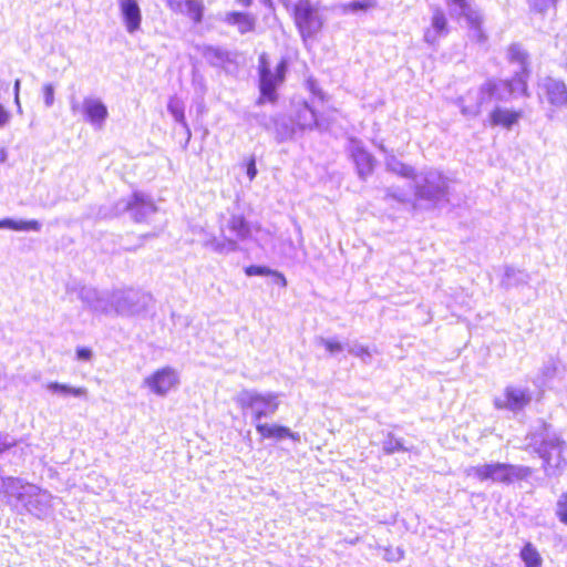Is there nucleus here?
Listing matches in <instances>:
<instances>
[{"instance_id":"nucleus-1","label":"nucleus","mask_w":567,"mask_h":567,"mask_svg":"<svg viewBox=\"0 0 567 567\" xmlns=\"http://www.w3.org/2000/svg\"><path fill=\"white\" fill-rule=\"evenodd\" d=\"M78 298L93 313L134 318L145 313L153 303V296L134 288H113L100 290L82 286Z\"/></svg>"},{"instance_id":"nucleus-2","label":"nucleus","mask_w":567,"mask_h":567,"mask_svg":"<svg viewBox=\"0 0 567 567\" xmlns=\"http://www.w3.org/2000/svg\"><path fill=\"white\" fill-rule=\"evenodd\" d=\"M506 58L509 63L518 64L519 69L511 78L488 76L478 86V104L473 109H464V113H482L483 105L495 100L507 102L516 93L529 96L528 79L532 74L529 53L518 42L508 45Z\"/></svg>"},{"instance_id":"nucleus-3","label":"nucleus","mask_w":567,"mask_h":567,"mask_svg":"<svg viewBox=\"0 0 567 567\" xmlns=\"http://www.w3.org/2000/svg\"><path fill=\"white\" fill-rule=\"evenodd\" d=\"M226 228L235 238L226 236L221 228V238H218L215 234H207L203 247L223 256L237 252L241 249L239 243L251 240L254 231L260 230V225L249 221L244 214L234 213L227 219Z\"/></svg>"},{"instance_id":"nucleus-4","label":"nucleus","mask_w":567,"mask_h":567,"mask_svg":"<svg viewBox=\"0 0 567 567\" xmlns=\"http://www.w3.org/2000/svg\"><path fill=\"white\" fill-rule=\"evenodd\" d=\"M280 392L259 391L257 389H243L236 395V404L244 415L250 416V423L255 426L265 419L276 415L281 404Z\"/></svg>"},{"instance_id":"nucleus-5","label":"nucleus","mask_w":567,"mask_h":567,"mask_svg":"<svg viewBox=\"0 0 567 567\" xmlns=\"http://www.w3.org/2000/svg\"><path fill=\"white\" fill-rule=\"evenodd\" d=\"M467 476H473L480 482L491 481L504 485L527 481L534 473V468L523 464L491 461L484 464L470 466L465 471Z\"/></svg>"},{"instance_id":"nucleus-6","label":"nucleus","mask_w":567,"mask_h":567,"mask_svg":"<svg viewBox=\"0 0 567 567\" xmlns=\"http://www.w3.org/2000/svg\"><path fill=\"white\" fill-rule=\"evenodd\" d=\"M289 10L305 44L309 40L316 39L322 31L326 24V18L321 13V4L319 1L297 0L291 4Z\"/></svg>"},{"instance_id":"nucleus-7","label":"nucleus","mask_w":567,"mask_h":567,"mask_svg":"<svg viewBox=\"0 0 567 567\" xmlns=\"http://www.w3.org/2000/svg\"><path fill=\"white\" fill-rule=\"evenodd\" d=\"M450 178L443 172L431 168L422 173L420 179L414 181V198L429 203L431 207L450 203Z\"/></svg>"},{"instance_id":"nucleus-8","label":"nucleus","mask_w":567,"mask_h":567,"mask_svg":"<svg viewBox=\"0 0 567 567\" xmlns=\"http://www.w3.org/2000/svg\"><path fill=\"white\" fill-rule=\"evenodd\" d=\"M289 68V59L281 56L274 66V72L257 76L258 96L255 101L256 106L276 105L279 102V92L286 83Z\"/></svg>"},{"instance_id":"nucleus-9","label":"nucleus","mask_w":567,"mask_h":567,"mask_svg":"<svg viewBox=\"0 0 567 567\" xmlns=\"http://www.w3.org/2000/svg\"><path fill=\"white\" fill-rule=\"evenodd\" d=\"M527 447L536 455L544 454L564 443L563 433L551 423L539 417L532 422L526 433Z\"/></svg>"},{"instance_id":"nucleus-10","label":"nucleus","mask_w":567,"mask_h":567,"mask_svg":"<svg viewBox=\"0 0 567 567\" xmlns=\"http://www.w3.org/2000/svg\"><path fill=\"white\" fill-rule=\"evenodd\" d=\"M344 150L349 161L354 166L358 179L367 182L374 174L378 165L377 157L357 136H348Z\"/></svg>"},{"instance_id":"nucleus-11","label":"nucleus","mask_w":567,"mask_h":567,"mask_svg":"<svg viewBox=\"0 0 567 567\" xmlns=\"http://www.w3.org/2000/svg\"><path fill=\"white\" fill-rule=\"evenodd\" d=\"M533 395L529 386L508 384L504 388L503 396L494 398L493 406L498 411L518 414L532 403Z\"/></svg>"},{"instance_id":"nucleus-12","label":"nucleus","mask_w":567,"mask_h":567,"mask_svg":"<svg viewBox=\"0 0 567 567\" xmlns=\"http://www.w3.org/2000/svg\"><path fill=\"white\" fill-rule=\"evenodd\" d=\"M291 116L297 131L301 133L313 130L323 132L331 126V122L307 101L298 103Z\"/></svg>"},{"instance_id":"nucleus-13","label":"nucleus","mask_w":567,"mask_h":567,"mask_svg":"<svg viewBox=\"0 0 567 567\" xmlns=\"http://www.w3.org/2000/svg\"><path fill=\"white\" fill-rule=\"evenodd\" d=\"M79 109L81 110L84 121L95 130H102L104 127L109 117V109L100 97L85 96L81 106L75 99H72L71 110L76 112Z\"/></svg>"},{"instance_id":"nucleus-14","label":"nucleus","mask_w":567,"mask_h":567,"mask_svg":"<svg viewBox=\"0 0 567 567\" xmlns=\"http://www.w3.org/2000/svg\"><path fill=\"white\" fill-rule=\"evenodd\" d=\"M143 384L155 395L166 396L173 388L179 384V375L176 369L165 365L146 377Z\"/></svg>"},{"instance_id":"nucleus-15","label":"nucleus","mask_w":567,"mask_h":567,"mask_svg":"<svg viewBox=\"0 0 567 567\" xmlns=\"http://www.w3.org/2000/svg\"><path fill=\"white\" fill-rule=\"evenodd\" d=\"M157 210L158 207L151 195L141 190L130 194L128 216L135 224L147 223L148 217L156 214Z\"/></svg>"},{"instance_id":"nucleus-16","label":"nucleus","mask_w":567,"mask_h":567,"mask_svg":"<svg viewBox=\"0 0 567 567\" xmlns=\"http://www.w3.org/2000/svg\"><path fill=\"white\" fill-rule=\"evenodd\" d=\"M537 456L542 460L545 476L559 478L567 470V442Z\"/></svg>"},{"instance_id":"nucleus-17","label":"nucleus","mask_w":567,"mask_h":567,"mask_svg":"<svg viewBox=\"0 0 567 567\" xmlns=\"http://www.w3.org/2000/svg\"><path fill=\"white\" fill-rule=\"evenodd\" d=\"M523 117L524 111L522 109L507 107L501 104H496L487 114L485 124L492 128L501 127L506 131H512L519 124Z\"/></svg>"},{"instance_id":"nucleus-18","label":"nucleus","mask_w":567,"mask_h":567,"mask_svg":"<svg viewBox=\"0 0 567 567\" xmlns=\"http://www.w3.org/2000/svg\"><path fill=\"white\" fill-rule=\"evenodd\" d=\"M538 87L548 104L567 107V84L561 79L547 75L539 80Z\"/></svg>"},{"instance_id":"nucleus-19","label":"nucleus","mask_w":567,"mask_h":567,"mask_svg":"<svg viewBox=\"0 0 567 567\" xmlns=\"http://www.w3.org/2000/svg\"><path fill=\"white\" fill-rule=\"evenodd\" d=\"M0 492L3 494V501L10 506L22 504L29 488L33 485L21 477L11 475L0 476Z\"/></svg>"},{"instance_id":"nucleus-20","label":"nucleus","mask_w":567,"mask_h":567,"mask_svg":"<svg viewBox=\"0 0 567 567\" xmlns=\"http://www.w3.org/2000/svg\"><path fill=\"white\" fill-rule=\"evenodd\" d=\"M254 427L260 436L261 442H281L285 440H291L292 442L300 441V434L298 432H295L289 426L277 422H261L256 424Z\"/></svg>"},{"instance_id":"nucleus-21","label":"nucleus","mask_w":567,"mask_h":567,"mask_svg":"<svg viewBox=\"0 0 567 567\" xmlns=\"http://www.w3.org/2000/svg\"><path fill=\"white\" fill-rule=\"evenodd\" d=\"M51 499L52 495L48 491L33 484L21 505L28 513L41 518L51 507Z\"/></svg>"},{"instance_id":"nucleus-22","label":"nucleus","mask_w":567,"mask_h":567,"mask_svg":"<svg viewBox=\"0 0 567 567\" xmlns=\"http://www.w3.org/2000/svg\"><path fill=\"white\" fill-rule=\"evenodd\" d=\"M120 16L125 30L130 34L136 33L142 25V10L140 0H117Z\"/></svg>"},{"instance_id":"nucleus-23","label":"nucleus","mask_w":567,"mask_h":567,"mask_svg":"<svg viewBox=\"0 0 567 567\" xmlns=\"http://www.w3.org/2000/svg\"><path fill=\"white\" fill-rule=\"evenodd\" d=\"M270 133L277 144L292 141L298 133L291 114L276 113L272 115V126Z\"/></svg>"},{"instance_id":"nucleus-24","label":"nucleus","mask_w":567,"mask_h":567,"mask_svg":"<svg viewBox=\"0 0 567 567\" xmlns=\"http://www.w3.org/2000/svg\"><path fill=\"white\" fill-rule=\"evenodd\" d=\"M449 32L450 25L445 12L439 7L434 8L431 27L424 31V41L430 45H435L437 40L446 37Z\"/></svg>"},{"instance_id":"nucleus-25","label":"nucleus","mask_w":567,"mask_h":567,"mask_svg":"<svg viewBox=\"0 0 567 567\" xmlns=\"http://www.w3.org/2000/svg\"><path fill=\"white\" fill-rule=\"evenodd\" d=\"M223 21L228 25L236 27L240 34L255 31L257 23V19L252 13L237 10L226 12Z\"/></svg>"},{"instance_id":"nucleus-26","label":"nucleus","mask_w":567,"mask_h":567,"mask_svg":"<svg viewBox=\"0 0 567 567\" xmlns=\"http://www.w3.org/2000/svg\"><path fill=\"white\" fill-rule=\"evenodd\" d=\"M199 51L206 62L213 68H224L234 61L231 52L221 47L204 44Z\"/></svg>"},{"instance_id":"nucleus-27","label":"nucleus","mask_w":567,"mask_h":567,"mask_svg":"<svg viewBox=\"0 0 567 567\" xmlns=\"http://www.w3.org/2000/svg\"><path fill=\"white\" fill-rule=\"evenodd\" d=\"M0 229L12 231H34L39 233L42 229V223L38 219H24L16 217L0 218Z\"/></svg>"},{"instance_id":"nucleus-28","label":"nucleus","mask_w":567,"mask_h":567,"mask_svg":"<svg viewBox=\"0 0 567 567\" xmlns=\"http://www.w3.org/2000/svg\"><path fill=\"white\" fill-rule=\"evenodd\" d=\"M451 17L464 18L466 23H477L480 11L472 7L470 0H446Z\"/></svg>"},{"instance_id":"nucleus-29","label":"nucleus","mask_w":567,"mask_h":567,"mask_svg":"<svg viewBox=\"0 0 567 567\" xmlns=\"http://www.w3.org/2000/svg\"><path fill=\"white\" fill-rule=\"evenodd\" d=\"M529 279L530 277L525 270L515 268L511 265H506L504 268V275L501 280V287L505 290L519 288L527 285Z\"/></svg>"},{"instance_id":"nucleus-30","label":"nucleus","mask_w":567,"mask_h":567,"mask_svg":"<svg viewBox=\"0 0 567 567\" xmlns=\"http://www.w3.org/2000/svg\"><path fill=\"white\" fill-rule=\"evenodd\" d=\"M385 171L398 175L401 178L415 181L417 178L416 169L406 163L400 161L394 154H389L384 159Z\"/></svg>"},{"instance_id":"nucleus-31","label":"nucleus","mask_w":567,"mask_h":567,"mask_svg":"<svg viewBox=\"0 0 567 567\" xmlns=\"http://www.w3.org/2000/svg\"><path fill=\"white\" fill-rule=\"evenodd\" d=\"M559 365L560 361L558 358L549 357L539 369L537 378L533 381L534 384L539 389L547 386L557 377Z\"/></svg>"},{"instance_id":"nucleus-32","label":"nucleus","mask_w":567,"mask_h":567,"mask_svg":"<svg viewBox=\"0 0 567 567\" xmlns=\"http://www.w3.org/2000/svg\"><path fill=\"white\" fill-rule=\"evenodd\" d=\"M45 389L55 395L62 396V398H86L87 390L84 386H74L69 383H62L59 381H50L45 384Z\"/></svg>"},{"instance_id":"nucleus-33","label":"nucleus","mask_w":567,"mask_h":567,"mask_svg":"<svg viewBox=\"0 0 567 567\" xmlns=\"http://www.w3.org/2000/svg\"><path fill=\"white\" fill-rule=\"evenodd\" d=\"M130 210V195L123 197L110 206H102L97 210V217L101 219H112L128 214Z\"/></svg>"},{"instance_id":"nucleus-34","label":"nucleus","mask_w":567,"mask_h":567,"mask_svg":"<svg viewBox=\"0 0 567 567\" xmlns=\"http://www.w3.org/2000/svg\"><path fill=\"white\" fill-rule=\"evenodd\" d=\"M130 210V195L123 197L110 206H102L97 210V217L101 219H112L128 214Z\"/></svg>"},{"instance_id":"nucleus-35","label":"nucleus","mask_w":567,"mask_h":567,"mask_svg":"<svg viewBox=\"0 0 567 567\" xmlns=\"http://www.w3.org/2000/svg\"><path fill=\"white\" fill-rule=\"evenodd\" d=\"M518 557L524 564V567H543V557L530 540L524 543L519 549Z\"/></svg>"},{"instance_id":"nucleus-36","label":"nucleus","mask_w":567,"mask_h":567,"mask_svg":"<svg viewBox=\"0 0 567 567\" xmlns=\"http://www.w3.org/2000/svg\"><path fill=\"white\" fill-rule=\"evenodd\" d=\"M167 112L174 118L175 123L182 126V128L189 126L185 116V105L177 96L169 97L167 102Z\"/></svg>"},{"instance_id":"nucleus-37","label":"nucleus","mask_w":567,"mask_h":567,"mask_svg":"<svg viewBox=\"0 0 567 567\" xmlns=\"http://www.w3.org/2000/svg\"><path fill=\"white\" fill-rule=\"evenodd\" d=\"M183 14L187 16L195 24L202 23L205 16L203 0H185Z\"/></svg>"},{"instance_id":"nucleus-38","label":"nucleus","mask_w":567,"mask_h":567,"mask_svg":"<svg viewBox=\"0 0 567 567\" xmlns=\"http://www.w3.org/2000/svg\"><path fill=\"white\" fill-rule=\"evenodd\" d=\"M378 6V0H350L341 4L343 13H365Z\"/></svg>"},{"instance_id":"nucleus-39","label":"nucleus","mask_w":567,"mask_h":567,"mask_svg":"<svg viewBox=\"0 0 567 567\" xmlns=\"http://www.w3.org/2000/svg\"><path fill=\"white\" fill-rule=\"evenodd\" d=\"M382 451L386 455H392L398 452H406L403 439L396 437L392 432H389L382 442Z\"/></svg>"},{"instance_id":"nucleus-40","label":"nucleus","mask_w":567,"mask_h":567,"mask_svg":"<svg viewBox=\"0 0 567 567\" xmlns=\"http://www.w3.org/2000/svg\"><path fill=\"white\" fill-rule=\"evenodd\" d=\"M348 352L349 354L359 358L364 364L372 363L373 351L368 346L355 341L351 344H348Z\"/></svg>"},{"instance_id":"nucleus-41","label":"nucleus","mask_w":567,"mask_h":567,"mask_svg":"<svg viewBox=\"0 0 567 567\" xmlns=\"http://www.w3.org/2000/svg\"><path fill=\"white\" fill-rule=\"evenodd\" d=\"M316 342L318 346L323 347L330 355H337L346 349L344 344L336 337L326 338L320 336L316 338Z\"/></svg>"},{"instance_id":"nucleus-42","label":"nucleus","mask_w":567,"mask_h":567,"mask_svg":"<svg viewBox=\"0 0 567 567\" xmlns=\"http://www.w3.org/2000/svg\"><path fill=\"white\" fill-rule=\"evenodd\" d=\"M305 87L313 99H317L322 103L328 101V94L321 89L318 80L313 75L306 78Z\"/></svg>"},{"instance_id":"nucleus-43","label":"nucleus","mask_w":567,"mask_h":567,"mask_svg":"<svg viewBox=\"0 0 567 567\" xmlns=\"http://www.w3.org/2000/svg\"><path fill=\"white\" fill-rule=\"evenodd\" d=\"M247 120L254 121L258 126L270 133L272 126V115H267L265 112H249L247 114Z\"/></svg>"},{"instance_id":"nucleus-44","label":"nucleus","mask_w":567,"mask_h":567,"mask_svg":"<svg viewBox=\"0 0 567 567\" xmlns=\"http://www.w3.org/2000/svg\"><path fill=\"white\" fill-rule=\"evenodd\" d=\"M241 169L245 172L249 183H251L258 175L257 158L255 154L244 158L240 164Z\"/></svg>"},{"instance_id":"nucleus-45","label":"nucleus","mask_w":567,"mask_h":567,"mask_svg":"<svg viewBox=\"0 0 567 567\" xmlns=\"http://www.w3.org/2000/svg\"><path fill=\"white\" fill-rule=\"evenodd\" d=\"M559 0H527L532 11L545 14L549 9H556Z\"/></svg>"},{"instance_id":"nucleus-46","label":"nucleus","mask_w":567,"mask_h":567,"mask_svg":"<svg viewBox=\"0 0 567 567\" xmlns=\"http://www.w3.org/2000/svg\"><path fill=\"white\" fill-rule=\"evenodd\" d=\"M280 252L286 259L290 261L299 260L297 245L291 238H287L280 244Z\"/></svg>"},{"instance_id":"nucleus-47","label":"nucleus","mask_w":567,"mask_h":567,"mask_svg":"<svg viewBox=\"0 0 567 567\" xmlns=\"http://www.w3.org/2000/svg\"><path fill=\"white\" fill-rule=\"evenodd\" d=\"M555 515L561 524L567 526V492L559 495L556 502Z\"/></svg>"},{"instance_id":"nucleus-48","label":"nucleus","mask_w":567,"mask_h":567,"mask_svg":"<svg viewBox=\"0 0 567 567\" xmlns=\"http://www.w3.org/2000/svg\"><path fill=\"white\" fill-rule=\"evenodd\" d=\"M270 267L261 264H251L244 267V274L247 277H267Z\"/></svg>"},{"instance_id":"nucleus-49","label":"nucleus","mask_w":567,"mask_h":567,"mask_svg":"<svg viewBox=\"0 0 567 567\" xmlns=\"http://www.w3.org/2000/svg\"><path fill=\"white\" fill-rule=\"evenodd\" d=\"M467 25L472 30L473 39H475L477 42L482 43V42H485L487 40V35L485 34V32H484V30L482 28V25H483V18H482L481 13H478V21H477V23H467Z\"/></svg>"},{"instance_id":"nucleus-50","label":"nucleus","mask_w":567,"mask_h":567,"mask_svg":"<svg viewBox=\"0 0 567 567\" xmlns=\"http://www.w3.org/2000/svg\"><path fill=\"white\" fill-rule=\"evenodd\" d=\"M274 72L268 53L262 52L258 56L257 76Z\"/></svg>"},{"instance_id":"nucleus-51","label":"nucleus","mask_w":567,"mask_h":567,"mask_svg":"<svg viewBox=\"0 0 567 567\" xmlns=\"http://www.w3.org/2000/svg\"><path fill=\"white\" fill-rule=\"evenodd\" d=\"M385 197L392 198L395 202L401 203V204H405V203L410 202V199H409V197L406 196L405 193H403L400 188H396V187H393V186L392 187H388L385 189Z\"/></svg>"},{"instance_id":"nucleus-52","label":"nucleus","mask_w":567,"mask_h":567,"mask_svg":"<svg viewBox=\"0 0 567 567\" xmlns=\"http://www.w3.org/2000/svg\"><path fill=\"white\" fill-rule=\"evenodd\" d=\"M267 277L271 279L274 285H277L281 288H286L288 286V280L285 274L280 270L270 268Z\"/></svg>"},{"instance_id":"nucleus-53","label":"nucleus","mask_w":567,"mask_h":567,"mask_svg":"<svg viewBox=\"0 0 567 567\" xmlns=\"http://www.w3.org/2000/svg\"><path fill=\"white\" fill-rule=\"evenodd\" d=\"M42 94H43L44 105L47 107H51L54 104V96H55L54 85L52 83H45L42 86Z\"/></svg>"},{"instance_id":"nucleus-54","label":"nucleus","mask_w":567,"mask_h":567,"mask_svg":"<svg viewBox=\"0 0 567 567\" xmlns=\"http://www.w3.org/2000/svg\"><path fill=\"white\" fill-rule=\"evenodd\" d=\"M93 350L87 346H78L75 348V359L81 362H89L93 359Z\"/></svg>"},{"instance_id":"nucleus-55","label":"nucleus","mask_w":567,"mask_h":567,"mask_svg":"<svg viewBox=\"0 0 567 567\" xmlns=\"http://www.w3.org/2000/svg\"><path fill=\"white\" fill-rule=\"evenodd\" d=\"M404 558V549L401 547H388L384 549V559L386 561H400Z\"/></svg>"},{"instance_id":"nucleus-56","label":"nucleus","mask_w":567,"mask_h":567,"mask_svg":"<svg viewBox=\"0 0 567 567\" xmlns=\"http://www.w3.org/2000/svg\"><path fill=\"white\" fill-rule=\"evenodd\" d=\"M17 445V441L11 439L8 433L0 432V455L10 451Z\"/></svg>"},{"instance_id":"nucleus-57","label":"nucleus","mask_w":567,"mask_h":567,"mask_svg":"<svg viewBox=\"0 0 567 567\" xmlns=\"http://www.w3.org/2000/svg\"><path fill=\"white\" fill-rule=\"evenodd\" d=\"M455 103H456L457 106H460L461 114L466 116V117H477L478 115H481V113L472 114V113H464L463 112L464 109H473V107H475L478 104V94L476 95V102L473 105H465L463 96H458L456 99Z\"/></svg>"},{"instance_id":"nucleus-58","label":"nucleus","mask_w":567,"mask_h":567,"mask_svg":"<svg viewBox=\"0 0 567 567\" xmlns=\"http://www.w3.org/2000/svg\"><path fill=\"white\" fill-rule=\"evenodd\" d=\"M11 112L0 103V128H4L11 121Z\"/></svg>"},{"instance_id":"nucleus-59","label":"nucleus","mask_w":567,"mask_h":567,"mask_svg":"<svg viewBox=\"0 0 567 567\" xmlns=\"http://www.w3.org/2000/svg\"><path fill=\"white\" fill-rule=\"evenodd\" d=\"M166 3L173 12L183 14L185 0H167Z\"/></svg>"},{"instance_id":"nucleus-60","label":"nucleus","mask_w":567,"mask_h":567,"mask_svg":"<svg viewBox=\"0 0 567 567\" xmlns=\"http://www.w3.org/2000/svg\"><path fill=\"white\" fill-rule=\"evenodd\" d=\"M183 131H184V134H185V141H183V143H181V146H182V148L184 151H186L187 146H188V144L190 142V138H192V130L188 126V127H184Z\"/></svg>"},{"instance_id":"nucleus-61","label":"nucleus","mask_w":567,"mask_h":567,"mask_svg":"<svg viewBox=\"0 0 567 567\" xmlns=\"http://www.w3.org/2000/svg\"><path fill=\"white\" fill-rule=\"evenodd\" d=\"M20 89H21V80L16 79L13 83V100L18 102V96H20Z\"/></svg>"},{"instance_id":"nucleus-62","label":"nucleus","mask_w":567,"mask_h":567,"mask_svg":"<svg viewBox=\"0 0 567 567\" xmlns=\"http://www.w3.org/2000/svg\"><path fill=\"white\" fill-rule=\"evenodd\" d=\"M8 159V151L4 147L0 148V164H4Z\"/></svg>"},{"instance_id":"nucleus-63","label":"nucleus","mask_w":567,"mask_h":567,"mask_svg":"<svg viewBox=\"0 0 567 567\" xmlns=\"http://www.w3.org/2000/svg\"><path fill=\"white\" fill-rule=\"evenodd\" d=\"M155 236H156V234H155V233H146V234L141 235V236H140V240H141L140 246H142V245H143V241H144V240L150 239V238H153V237H155Z\"/></svg>"},{"instance_id":"nucleus-64","label":"nucleus","mask_w":567,"mask_h":567,"mask_svg":"<svg viewBox=\"0 0 567 567\" xmlns=\"http://www.w3.org/2000/svg\"><path fill=\"white\" fill-rule=\"evenodd\" d=\"M236 2L245 8H249L254 0H236Z\"/></svg>"}]
</instances>
